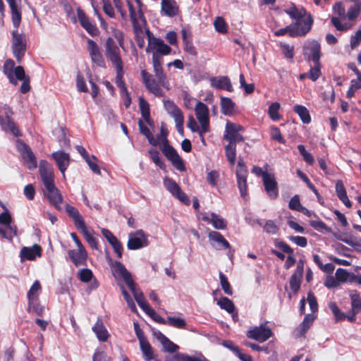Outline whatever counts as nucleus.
Masks as SVG:
<instances>
[{"label":"nucleus","mask_w":361,"mask_h":361,"mask_svg":"<svg viewBox=\"0 0 361 361\" xmlns=\"http://www.w3.org/2000/svg\"><path fill=\"white\" fill-rule=\"evenodd\" d=\"M109 262L112 269L113 273H117L122 277L127 286L129 288L135 300L137 302L140 307L143 310L149 305V303L146 300L143 293L140 290H137L135 288V283L132 277L131 274L127 270L125 266L118 261H113L111 258L109 257Z\"/></svg>","instance_id":"1"},{"label":"nucleus","mask_w":361,"mask_h":361,"mask_svg":"<svg viewBox=\"0 0 361 361\" xmlns=\"http://www.w3.org/2000/svg\"><path fill=\"white\" fill-rule=\"evenodd\" d=\"M147 36V47L146 52H152V55H156L157 57L161 56H167L171 54L172 49L161 38L156 37L153 33L149 30H146Z\"/></svg>","instance_id":"2"},{"label":"nucleus","mask_w":361,"mask_h":361,"mask_svg":"<svg viewBox=\"0 0 361 361\" xmlns=\"http://www.w3.org/2000/svg\"><path fill=\"white\" fill-rule=\"evenodd\" d=\"M11 50L13 56L18 63H20L25 56L27 50L26 36L23 33H20L17 30H13L11 32Z\"/></svg>","instance_id":"3"},{"label":"nucleus","mask_w":361,"mask_h":361,"mask_svg":"<svg viewBox=\"0 0 361 361\" xmlns=\"http://www.w3.org/2000/svg\"><path fill=\"white\" fill-rule=\"evenodd\" d=\"M314 23V19L312 15H308L307 18L303 20V24L300 27L289 25L286 27L279 29L274 32L276 36H282L286 33H289V35L292 37H304L312 29Z\"/></svg>","instance_id":"4"},{"label":"nucleus","mask_w":361,"mask_h":361,"mask_svg":"<svg viewBox=\"0 0 361 361\" xmlns=\"http://www.w3.org/2000/svg\"><path fill=\"white\" fill-rule=\"evenodd\" d=\"M104 49L105 56L111 63L113 67L123 64L119 47L111 37L106 39Z\"/></svg>","instance_id":"5"},{"label":"nucleus","mask_w":361,"mask_h":361,"mask_svg":"<svg viewBox=\"0 0 361 361\" xmlns=\"http://www.w3.org/2000/svg\"><path fill=\"white\" fill-rule=\"evenodd\" d=\"M4 115L5 118L0 115V126L3 130L10 131L15 137L21 136V133L17 126L16 125L14 120L11 118L13 112L11 108L5 104L3 108Z\"/></svg>","instance_id":"6"},{"label":"nucleus","mask_w":361,"mask_h":361,"mask_svg":"<svg viewBox=\"0 0 361 361\" xmlns=\"http://www.w3.org/2000/svg\"><path fill=\"white\" fill-rule=\"evenodd\" d=\"M161 150L177 170L180 171H185V166L183 159L173 147L169 145L168 139H165V142L162 145Z\"/></svg>","instance_id":"7"},{"label":"nucleus","mask_w":361,"mask_h":361,"mask_svg":"<svg viewBox=\"0 0 361 361\" xmlns=\"http://www.w3.org/2000/svg\"><path fill=\"white\" fill-rule=\"evenodd\" d=\"M247 166L243 159L239 158L236 168V177L241 197L247 199Z\"/></svg>","instance_id":"8"},{"label":"nucleus","mask_w":361,"mask_h":361,"mask_svg":"<svg viewBox=\"0 0 361 361\" xmlns=\"http://www.w3.org/2000/svg\"><path fill=\"white\" fill-rule=\"evenodd\" d=\"M140 74L143 84L150 93L158 97L164 96V92L160 87L161 85L158 80H156L146 70H142Z\"/></svg>","instance_id":"9"},{"label":"nucleus","mask_w":361,"mask_h":361,"mask_svg":"<svg viewBox=\"0 0 361 361\" xmlns=\"http://www.w3.org/2000/svg\"><path fill=\"white\" fill-rule=\"evenodd\" d=\"M242 129L240 125L228 121L226 124L224 139L228 142V144L236 145L238 142H243V137L240 133Z\"/></svg>","instance_id":"10"},{"label":"nucleus","mask_w":361,"mask_h":361,"mask_svg":"<svg viewBox=\"0 0 361 361\" xmlns=\"http://www.w3.org/2000/svg\"><path fill=\"white\" fill-rule=\"evenodd\" d=\"M148 239L142 230H137L135 233L129 234V238L127 243L128 249L131 250H138L147 246Z\"/></svg>","instance_id":"11"},{"label":"nucleus","mask_w":361,"mask_h":361,"mask_svg":"<svg viewBox=\"0 0 361 361\" xmlns=\"http://www.w3.org/2000/svg\"><path fill=\"white\" fill-rule=\"evenodd\" d=\"M285 12L291 19L295 20L293 26L297 27H300L303 24V20L307 18L308 15H311V13L307 12L305 8L298 7L294 4H292L288 9H286Z\"/></svg>","instance_id":"12"},{"label":"nucleus","mask_w":361,"mask_h":361,"mask_svg":"<svg viewBox=\"0 0 361 361\" xmlns=\"http://www.w3.org/2000/svg\"><path fill=\"white\" fill-rule=\"evenodd\" d=\"M87 44L92 61L100 68H105L106 63L98 44L91 39H87Z\"/></svg>","instance_id":"13"},{"label":"nucleus","mask_w":361,"mask_h":361,"mask_svg":"<svg viewBox=\"0 0 361 361\" xmlns=\"http://www.w3.org/2000/svg\"><path fill=\"white\" fill-rule=\"evenodd\" d=\"M20 152L25 164L30 170H33L37 166V161L35 154L32 152L31 148L23 142H20L18 147Z\"/></svg>","instance_id":"14"},{"label":"nucleus","mask_w":361,"mask_h":361,"mask_svg":"<svg viewBox=\"0 0 361 361\" xmlns=\"http://www.w3.org/2000/svg\"><path fill=\"white\" fill-rule=\"evenodd\" d=\"M161 58L157 57L156 55H152V64L153 70L157 79L159 84L164 88L169 89V82L167 79L166 73L161 66Z\"/></svg>","instance_id":"15"},{"label":"nucleus","mask_w":361,"mask_h":361,"mask_svg":"<svg viewBox=\"0 0 361 361\" xmlns=\"http://www.w3.org/2000/svg\"><path fill=\"white\" fill-rule=\"evenodd\" d=\"M262 183L268 197L271 200H276L279 197V190L275 175L271 173L269 176L264 177Z\"/></svg>","instance_id":"16"},{"label":"nucleus","mask_w":361,"mask_h":361,"mask_svg":"<svg viewBox=\"0 0 361 361\" xmlns=\"http://www.w3.org/2000/svg\"><path fill=\"white\" fill-rule=\"evenodd\" d=\"M77 14L80 25L90 34L94 37L99 34V30L94 23H92L89 17L85 14L84 11L78 7L77 8Z\"/></svg>","instance_id":"17"},{"label":"nucleus","mask_w":361,"mask_h":361,"mask_svg":"<svg viewBox=\"0 0 361 361\" xmlns=\"http://www.w3.org/2000/svg\"><path fill=\"white\" fill-rule=\"evenodd\" d=\"M273 336V332L269 327L266 326V323L250 329V338L263 343Z\"/></svg>","instance_id":"18"},{"label":"nucleus","mask_w":361,"mask_h":361,"mask_svg":"<svg viewBox=\"0 0 361 361\" xmlns=\"http://www.w3.org/2000/svg\"><path fill=\"white\" fill-rule=\"evenodd\" d=\"M39 173L44 185L54 183V175L51 165L46 160H40Z\"/></svg>","instance_id":"19"},{"label":"nucleus","mask_w":361,"mask_h":361,"mask_svg":"<svg viewBox=\"0 0 361 361\" xmlns=\"http://www.w3.org/2000/svg\"><path fill=\"white\" fill-rule=\"evenodd\" d=\"M47 194L46 197L49 202L58 210H61L60 204L63 202V197L60 190L56 187L55 183L44 185Z\"/></svg>","instance_id":"20"},{"label":"nucleus","mask_w":361,"mask_h":361,"mask_svg":"<svg viewBox=\"0 0 361 361\" xmlns=\"http://www.w3.org/2000/svg\"><path fill=\"white\" fill-rule=\"evenodd\" d=\"M68 255L71 261L76 267L87 265L88 254L85 247L78 248V250H69L68 251Z\"/></svg>","instance_id":"21"},{"label":"nucleus","mask_w":361,"mask_h":361,"mask_svg":"<svg viewBox=\"0 0 361 361\" xmlns=\"http://www.w3.org/2000/svg\"><path fill=\"white\" fill-rule=\"evenodd\" d=\"M102 233L106 239L108 243L111 245L114 252L118 258L121 259L123 257V247L121 242L114 235V233L107 228H102Z\"/></svg>","instance_id":"22"},{"label":"nucleus","mask_w":361,"mask_h":361,"mask_svg":"<svg viewBox=\"0 0 361 361\" xmlns=\"http://www.w3.org/2000/svg\"><path fill=\"white\" fill-rule=\"evenodd\" d=\"M65 209L68 216L72 219L74 226L78 230H80L86 226L82 216L76 207L70 204H66L65 206Z\"/></svg>","instance_id":"23"},{"label":"nucleus","mask_w":361,"mask_h":361,"mask_svg":"<svg viewBox=\"0 0 361 361\" xmlns=\"http://www.w3.org/2000/svg\"><path fill=\"white\" fill-rule=\"evenodd\" d=\"M15 79L17 80L23 81L20 91L22 94H26L30 90V78L25 75L24 68L21 66H18L14 71Z\"/></svg>","instance_id":"24"},{"label":"nucleus","mask_w":361,"mask_h":361,"mask_svg":"<svg viewBox=\"0 0 361 361\" xmlns=\"http://www.w3.org/2000/svg\"><path fill=\"white\" fill-rule=\"evenodd\" d=\"M276 246L279 248L284 253L288 254L287 259L284 264V267L286 269L292 267L296 262V259L293 256V249L291 248L284 241H279L276 243Z\"/></svg>","instance_id":"25"},{"label":"nucleus","mask_w":361,"mask_h":361,"mask_svg":"<svg viewBox=\"0 0 361 361\" xmlns=\"http://www.w3.org/2000/svg\"><path fill=\"white\" fill-rule=\"evenodd\" d=\"M161 11L164 16L173 18L178 15L179 8L175 0H161Z\"/></svg>","instance_id":"26"},{"label":"nucleus","mask_w":361,"mask_h":361,"mask_svg":"<svg viewBox=\"0 0 361 361\" xmlns=\"http://www.w3.org/2000/svg\"><path fill=\"white\" fill-rule=\"evenodd\" d=\"M52 157L56 161L59 171L64 175L70 163L69 154L63 151H58L52 154Z\"/></svg>","instance_id":"27"},{"label":"nucleus","mask_w":361,"mask_h":361,"mask_svg":"<svg viewBox=\"0 0 361 361\" xmlns=\"http://www.w3.org/2000/svg\"><path fill=\"white\" fill-rule=\"evenodd\" d=\"M42 247L40 245L35 244L31 247H23L20 251V257L22 259L27 260H35L37 257H41Z\"/></svg>","instance_id":"28"},{"label":"nucleus","mask_w":361,"mask_h":361,"mask_svg":"<svg viewBox=\"0 0 361 361\" xmlns=\"http://www.w3.org/2000/svg\"><path fill=\"white\" fill-rule=\"evenodd\" d=\"M92 331L96 334L98 340L102 342L106 341L109 336V334L101 318L97 319L95 324L92 327Z\"/></svg>","instance_id":"29"},{"label":"nucleus","mask_w":361,"mask_h":361,"mask_svg":"<svg viewBox=\"0 0 361 361\" xmlns=\"http://www.w3.org/2000/svg\"><path fill=\"white\" fill-rule=\"evenodd\" d=\"M17 66H15V62L11 59H8L5 61L3 66V73L5 75H6L9 82L16 85L18 84L17 80L15 79L14 71Z\"/></svg>","instance_id":"30"},{"label":"nucleus","mask_w":361,"mask_h":361,"mask_svg":"<svg viewBox=\"0 0 361 361\" xmlns=\"http://www.w3.org/2000/svg\"><path fill=\"white\" fill-rule=\"evenodd\" d=\"M304 49L310 52L313 62L317 63L318 61H320L322 55L321 46L317 41L312 40L307 45H305Z\"/></svg>","instance_id":"31"},{"label":"nucleus","mask_w":361,"mask_h":361,"mask_svg":"<svg viewBox=\"0 0 361 361\" xmlns=\"http://www.w3.org/2000/svg\"><path fill=\"white\" fill-rule=\"evenodd\" d=\"M210 81L212 86L216 89L226 90L228 92L233 90L230 79L226 76L212 78Z\"/></svg>","instance_id":"32"},{"label":"nucleus","mask_w":361,"mask_h":361,"mask_svg":"<svg viewBox=\"0 0 361 361\" xmlns=\"http://www.w3.org/2000/svg\"><path fill=\"white\" fill-rule=\"evenodd\" d=\"M139 108L142 117L144 118L145 122L149 126H153L154 122L150 117V109L149 103L145 99L144 97H140L139 98Z\"/></svg>","instance_id":"33"},{"label":"nucleus","mask_w":361,"mask_h":361,"mask_svg":"<svg viewBox=\"0 0 361 361\" xmlns=\"http://www.w3.org/2000/svg\"><path fill=\"white\" fill-rule=\"evenodd\" d=\"M41 289L40 282L38 280L35 281L27 294L28 300L27 311L30 310V305L33 302V300H39V293Z\"/></svg>","instance_id":"34"},{"label":"nucleus","mask_w":361,"mask_h":361,"mask_svg":"<svg viewBox=\"0 0 361 361\" xmlns=\"http://www.w3.org/2000/svg\"><path fill=\"white\" fill-rule=\"evenodd\" d=\"M164 106L167 113L174 118V120L183 117L181 109L171 100H164Z\"/></svg>","instance_id":"35"},{"label":"nucleus","mask_w":361,"mask_h":361,"mask_svg":"<svg viewBox=\"0 0 361 361\" xmlns=\"http://www.w3.org/2000/svg\"><path fill=\"white\" fill-rule=\"evenodd\" d=\"M336 192L338 199L348 207H352V202L349 200L347 192L342 180H339L336 183Z\"/></svg>","instance_id":"36"},{"label":"nucleus","mask_w":361,"mask_h":361,"mask_svg":"<svg viewBox=\"0 0 361 361\" xmlns=\"http://www.w3.org/2000/svg\"><path fill=\"white\" fill-rule=\"evenodd\" d=\"M156 336L157 339L161 343L164 351L174 353L179 348L178 345L173 343L161 332L158 331Z\"/></svg>","instance_id":"37"},{"label":"nucleus","mask_w":361,"mask_h":361,"mask_svg":"<svg viewBox=\"0 0 361 361\" xmlns=\"http://www.w3.org/2000/svg\"><path fill=\"white\" fill-rule=\"evenodd\" d=\"M8 6L11 9L13 25L15 27V30H17L22 20L20 7L17 5L16 1L8 4Z\"/></svg>","instance_id":"38"},{"label":"nucleus","mask_w":361,"mask_h":361,"mask_svg":"<svg viewBox=\"0 0 361 361\" xmlns=\"http://www.w3.org/2000/svg\"><path fill=\"white\" fill-rule=\"evenodd\" d=\"M314 320V317L310 314H307L302 323L299 325V326L295 329V332L298 336H304L307 330L310 328Z\"/></svg>","instance_id":"39"},{"label":"nucleus","mask_w":361,"mask_h":361,"mask_svg":"<svg viewBox=\"0 0 361 361\" xmlns=\"http://www.w3.org/2000/svg\"><path fill=\"white\" fill-rule=\"evenodd\" d=\"M81 234L83 235L86 242L88 243L90 247L93 250H99V243L96 238L92 235V233L87 230V226H85L79 230Z\"/></svg>","instance_id":"40"},{"label":"nucleus","mask_w":361,"mask_h":361,"mask_svg":"<svg viewBox=\"0 0 361 361\" xmlns=\"http://www.w3.org/2000/svg\"><path fill=\"white\" fill-rule=\"evenodd\" d=\"M11 223L12 216L8 210L0 214V224L4 226L7 229H9L11 232L13 233V235H16V226H13Z\"/></svg>","instance_id":"41"},{"label":"nucleus","mask_w":361,"mask_h":361,"mask_svg":"<svg viewBox=\"0 0 361 361\" xmlns=\"http://www.w3.org/2000/svg\"><path fill=\"white\" fill-rule=\"evenodd\" d=\"M234 109V103L228 97H221V112L225 116L232 115Z\"/></svg>","instance_id":"42"},{"label":"nucleus","mask_w":361,"mask_h":361,"mask_svg":"<svg viewBox=\"0 0 361 361\" xmlns=\"http://www.w3.org/2000/svg\"><path fill=\"white\" fill-rule=\"evenodd\" d=\"M209 238L210 240L216 242L221 249H227L231 247L229 243L219 232L211 231L209 233Z\"/></svg>","instance_id":"43"},{"label":"nucleus","mask_w":361,"mask_h":361,"mask_svg":"<svg viewBox=\"0 0 361 361\" xmlns=\"http://www.w3.org/2000/svg\"><path fill=\"white\" fill-rule=\"evenodd\" d=\"M293 111L300 116L303 123L308 124L311 122V116L305 106L299 104L295 105Z\"/></svg>","instance_id":"44"},{"label":"nucleus","mask_w":361,"mask_h":361,"mask_svg":"<svg viewBox=\"0 0 361 361\" xmlns=\"http://www.w3.org/2000/svg\"><path fill=\"white\" fill-rule=\"evenodd\" d=\"M203 220L212 223V226L216 229H224L227 226L226 221L214 213H212L211 219L209 217H203Z\"/></svg>","instance_id":"45"},{"label":"nucleus","mask_w":361,"mask_h":361,"mask_svg":"<svg viewBox=\"0 0 361 361\" xmlns=\"http://www.w3.org/2000/svg\"><path fill=\"white\" fill-rule=\"evenodd\" d=\"M140 350L143 354V357L146 361H150L154 359V352L148 341L144 340L140 342Z\"/></svg>","instance_id":"46"},{"label":"nucleus","mask_w":361,"mask_h":361,"mask_svg":"<svg viewBox=\"0 0 361 361\" xmlns=\"http://www.w3.org/2000/svg\"><path fill=\"white\" fill-rule=\"evenodd\" d=\"M116 76V84L118 86V87L120 89V92L125 90L127 89V87L126 85L123 75H124V71H123V64L120 65L118 66H114Z\"/></svg>","instance_id":"47"},{"label":"nucleus","mask_w":361,"mask_h":361,"mask_svg":"<svg viewBox=\"0 0 361 361\" xmlns=\"http://www.w3.org/2000/svg\"><path fill=\"white\" fill-rule=\"evenodd\" d=\"M349 296L351 300V310L354 312H361V297L357 290L350 291Z\"/></svg>","instance_id":"48"},{"label":"nucleus","mask_w":361,"mask_h":361,"mask_svg":"<svg viewBox=\"0 0 361 361\" xmlns=\"http://www.w3.org/2000/svg\"><path fill=\"white\" fill-rule=\"evenodd\" d=\"M164 185L173 196L177 194V192L181 189L178 183L169 177H165L164 178Z\"/></svg>","instance_id":"49"},{"label":"nucleus","mask_w":361,"mask_h":361,"mask_svg":"<svg viewBox=\"0 0 361 361\" xmlns=\"http://www.w3.org/2000/svg\"><path fill=\"white\" fill-rule=\"evenodd\" d=\"M166 361H208L205 357L200 359L196 357L184 355L182 353H176L172 357L167 358Z\"/></svg>","instance_id":"50"},{"label":"nucleus","mask_w":361,"mask_h":361,"mask_svg":"<svg viewBox=\"0 0 361 361\" xmlns=\"http://www.w3.org/2000/svg\"><path fill=\"white\" fill-rule=\"evenodd\" d=\"M217 305L221 309L226 310L227 312L231 314L235 310L234 303L231 300L226 297H221L217 300Z\"/></svg>","instance_id":"51"},{"label":"nucleus","mask_w":361,"mask_h":361,"mask_svg":"<svg viewBox=\"0 0 361 361\" xmlns=\"http://www.w3.org/2000/svg\"><path fill=\"white\" fill-rule=\"evenodd\" d=\"M195 114L197 120L208 118L209 109L207 106L202 102H198L195 106Z\"/></svg>","instance_id":"52"},{"label":"nucleus","mask_w":361,"mask_h":361,"mask_svg":"<svg viewBox=\"0 0 361 361\" xmlns=\"http://www.w3.org/2000/svg\"><path fill=\"white\" fill-rule=\"evenodd\" d=\"M148 153L152 161L159 166L161 169L165 170L166 164L160 157V154L158 150L154 148L149 149Z\"/></svg>","instance_id":"53"},{"label":"nucleus","mask_w":361,"mask_h":361,"mask_svg":"<svg viewBox=\"0 0 361 361\" xmlns=\"http://www.w3.org/2000/svg\"><path fill=\"white\" fill-rule=\"evenodd\" d=\"M219 281H220V285L221 286L222 290H224V293L228 295H233V289L231 286V283H229L227 276L221 271H219Z\"/></svg>","instance_id":"54"},{"label":"nucleus","mask_w":361,"mask_h":361,"mask_svg":"<svg viewBox=\"0 0 361 361\" xmlns=\"http://www.w3.org/2000/svg\"><path fill=\"white\" fill-rule=\"evenodd\" d=\"M236 145L228 144L225 147V154L231 165L233 166L236 159Z\"/></svg>","instance_id":"55"},{"label":"nucleus","mask_w":361,"mask_h":361,"mask_svg":"<svg viewBox=\"0 0 361 361\" xmlns=\"http://www.w3.org/2000/svg\"><path fill=\"white\" fill-rule=\"evenodd\" d=\"M279 109L280 104L278 102H274L269 106L268 114L271 120L277 121L281 119V116L279 113Z\"/></svg>","instance_id":"56"},{"label":"nucleus","mask_w":361,"mask_h":361,"mask_svg":"<svg viewBox=\"0 0 361 361\" xmlns=\"http://www.w3.org/2000/svg\"><path fill=\"white\" fill-rule=\"evenodd\" d=\"M166 324L177 329H185L186 326V322L182 318L168 317Z\"/></svg>","instance_id":"57"},{"label":"nucleus","mask_w":361,"mask_h":361,"mask_svg":"<svg viewBox=\"0 0 361 361\" xmlns=\"http://www.w3.org/2000/svg\"><path fill=\"white\" fill-rule=\"evenodd\" d=\"M302 276L293 274L290 278V288L294 293H297L300 288Z\"/></svg>","instance_id":"58"},{"label":"nucleus","mask_w":361,"mask_h":361,"mask_svg":"<svg viewBox=\"0 0 361 361\" xmlns=\"http://www.w3.org/2000/svg\"><path fill=\"white\" fill-rule=\"evenodd\" d=\"M314 67H312L308 73L309 78L312 81H316L322 75L321 72V63L318 61L317 63L313 62Z\"/></svg>","instance_id":"59"},{"label":"nucleus","mask_w":361,"mask_h":361,"mask_svg":"<svg viewBox=\"0 0 361 361\" xmlns=\"http://www.w3.org/2000/svg\"><path fill=\"white\" fill-rule=\"evenodd\" d=\"M78 279L84 283L90 282L94 278L93 273L90 269H82L79 270Z\"/></svg>","instance_id":"60"},{"label":"nucleus","mask_w":361,"mask_h":361,"mask_svg":"<svg viewBox=\"0 0 361 361\" xmlns=\"http://www.w3.org/2000/svg\"><path fill=\"white\" fill-rule=\"evenodd\" d=\"M122 289V295H123V298L128 305V307L129 309L133 312V313H137V310L136 307V305L130 297V294L128 293V291L125 289L123 286L121 287Z\"/></svg>","instance_id":"61"},{"label":"nucleus","mask_w":361,"mask_h":361,"mask_svg":"<svg viewBox=\"0 0 361 361\" xmlns=\"http://www.w3.org/2000/svg\"><path fill=\"white\" fill-rule=\"evenodd\" d=\"M270 136L271 140L277 141L281 144H285L286 140L281 135V130L278 127L272 126L270 130Z\"/></svg>","instance_id":"62"},{"label":"nucleus","mask_w":361,"mask_h":361,"mask_svg":"<svg viewBox=\"0 0 361 361\" xmlns=\"http://www.w3.org/2000/svg\"><path fill=\"white\" fill-rule=\"evenodd\" d=\"M214 25L218 32L222 34L227 32V25L222 17H217L214 20Z\"/></svg>","instance_id":"63"},{"label":"nucleus","mask_w":361,"mask_h":361,"mask_svg":"<svg viewBox=\"0 0 361 361\" xmlns=\"http://www.w3.org/2000/svg\"><path fill=\"white\" fill-rule=\"evenodd\" d=\"M103 4L102 8L106 15H107L109 18H115V11L114 8L111 5L110 0H101Z\"/></svg>","instance_id":"64"}]
</instances>
